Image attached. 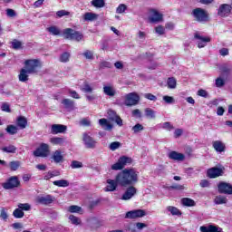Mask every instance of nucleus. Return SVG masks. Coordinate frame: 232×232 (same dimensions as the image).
Here are the masks:
<instances>
[{"label": "nucleus", "instance_id": "obj_1", "mask_svg": "<svg viewBox=\"0 0 232 232\" xmlns=\"http://www.w3.org/2000/svg\"><path fill=\"white\" fill-rule=\"evenodd\" d=\"M116 180L123 188L134 186L139 182V171L135 169H125L116 175Z\"/></svg>", "mask_w": 232, "mask_h": 232}, {"label": "nucleus", "instance_id": "obj_2", "mask_svg": "<svg viewBox=\"0 0 232 232\" xmlns=\"http://www.w3.org/2000/svg\"><path fill=\"white\" fill-rule=\"evenodd\" d=\"M43 66L41 60L30 59L24 62V69L29 72V73H37V70Z\"/></svg>", "mask_w": 232, "mask_h": 232}, {"label": "nucleus", "instance_id": "obj_3", "mask_svg": "<svg viewBox=\"0 0 232 232\" xmlns=\"http://www.w3.org/2000/svg\"><path fill=\"white\" fill-rule=\"evenodd\" d=\"M192 15L195 21H198V23H208V21H209V14L208 12L199 7L192 11Z\"/></svg>", "mask_w": 232, "mask_h": 232}, {"label": "nucleus", "instance_id": "obj_4", "mask_svg": "<svg viewBox=\"0 0 232 232\" xmlns=\"http://www.w3.org/2000/svg\"><path fill=\"white\" fill-rule=\"evenodd\" d=\"M63 36L65 37V39H70L71 41H77V43L84 39V35L72 28L64 29Z\"/></svg>", "mask_w": 232, "mask_h": 232}, {"label": "nucleus", "instance_id": "obj_5", "mask_svg": "<svg viewBox=\"0 0 232 232\" xmlns=\"http://www.w3.org/2000/svg\"><path fill=\"white\" fill-rule=\"evenodd\" d=\"M148 20L150 23H162L164 21V14L155 8L149 9Z\"/></svg>", "mask_w": 232, "mask_h": 232}, {"label": "nucleus", "instance_id": "obj_6", "mask_svg": "<svg viewBox=\"0 0 232 232\" xmlns=\"http://www.w3.org/2000/svg\"><path fill=\"white\" fill-rule=\"evenodd\" d=\"M133 160L130 157L122 156L118 160V162L114 163L111 166V169L114 171H119L121 169H124L125 166H128V164H131Z\"/></svg>", "mask_w": 232, "mask_h": 232}, {"label": "nucleus", "instance_id": "obj_7", "mask_svg": "<svg viewBox=\"0 0 232 232\" xmlns=\"http://www.w3.org/2000/svg\"><path fill=\"white\" fill-rule=\"evenodd\" d=\"M34 157L46 158L50 156V145L41 143L40 146L34 151Z\"/></svg>", "mask_w": 232, "mask_h": 232}, {"label": "nucleus", "instance_id": "obj_8", "mask_svg": "<svg viewBox=\"0 0 232 232\" xmlns=\"http://www.w3.org/2000/svg\"><path fill=\"white\" fill-rule=\"evenodd\" d=\"M140 101V97L137 92H130L125 95L124 104L125 106H137Z\"/></svg>", "mask_w": 232, "mask_h": 232}, {"label": "nucleus", "instance_id": "obj_9", "mask_svg": "<svg viewBox=\"0 0 232 232\" xmlns=\"http://www.w3.org/2000/svg\"><path fill=\"white\" fill-rule=\"evenodd\" d=\"M55 201V198L52 195L38 196L35 198L36 204H42L43 206H48Z\"/></svg>", "mask_w": 232, "mask_h": 232}, {"label": "nucleus", "instance_id": "obj_10", "mask_svg": "<svg viewBox=\"0 0 232 232\" xmlns=\"http://www.w3.org/2000/svg\"><path fill=\"white\" fill-rule=\"evenodd\" d=\"M142 217H146V211L142 209L130 210L125 214V218H130V220L135 218H142Z\"/></svg>", "mask_w": 232, "mask_h": 232}, {"label": "nucleus", "instance_id": "obj_11", "mask_svg": "<svg viewBox=\"0 0 232 232\" xmlns=\"http://www.w3.org/2000/svg\"><path fill=\"white\" fill-rule=\"evenodd\" d=\"M231 10V5L222 4L218 9V15H219V17H229Z\"/></svg>", "mask_w": 232, "mask_h": 232}, {"label": "nucleus", "instance_id": "obj_12", "mask_svg": "<svg viewBox=\"0 0 232 232\" xmlns=\"http://www.w3.org/2000/svg\"><path fill=\"white\" fill-rule=\"evenodd\" d=\"M82 140L84 142L85 148L89 150H93L97 147V141L93 140L88 133H83Z\"/></svg>", "mask_w": 232, "mask_h": 232}, {"label": "nucleus", "instance_id": "obj_13", "mask_svg": "<svg viewBox=\"0 0 232 232\" xmlns=\"http://www.w3.org/2000/svg\"><path fill=\"white\" fill-rule=\"evenodd\" d=\"M19 184V179L16 176H13L3 184V188L4 189H13V188H17Z\"/></svg>", "mask_w": 232, "mask_h": 232}, {"label": "nucleus", "instance_id": "obj_14", "mask_svg": "<svg viewBox=\"0 0 232 232\" xmlns=\"http://www.w3.org/2000/svg\"><path fill=\"white\" fill-rule=\"evenodd\" d=\"M195 39L197 40L198 48H204L208 43L211 42V38L208 36H202L199 34H195Z\"/></svg>", "mask_w": 232, "mask_h": 232}, {"label": "nucleus", "instance_id": "obj_15", "mask_svg": "<svg viewBox=\"0 0 232 232\" xmlns=\"http://www.w3.org/2000/svg\"><path fill=\"white\" fill-rule=\"evenodd\" d=\"M51 160L55 164H62V162H64V154H63L61 150H56L52 153Z\"/></svg>", "mask_w": 232, "mask_h": 232}, {"label": "nucleus", "instance_id": "obj_16", "mask_svg": "<svg viewBox=\"0 0 232 232\" xmlns=\"http://www.w3.org/2000/svg\"><path fill=\"white\" fill-rule=\"evenodd\" d=\"M137 195V188L133 186L129 187L121 196V200H131Z\"/></svg>", "mask_w": 232, "mask_h": 232}, {"label": "nucleus", "instance_id": "obj_17", "mask_svg": "<svg viewBox=\"0 0 232 232\" xmlns=\"http://www.w3.org/2000/svg\"><path fill=\"white\" fill-rule=\"evenodd\" d=\"M219 193L232 195V185L226 182H220L218 186Z\"/></svg>", "mask_w": 232, "mask_h": 232}, {"label": "nucleus", "instance_id": "obj_18", "mask_svg": "<svg viewBox=\"0 0 232 232\" xmlns=\"http://www.w3.org/2000/svg\"><path fill=\"white\" fill-rule=\"evenodd\" d=\"M169 159L171 160H177L178 162H183L186 160V156L180 152H177L175 150L170 151L168 154Z\"/></svg>", "mask_w": 232, "mask_h": 232}, {"label": "nucleus", "instance_id": "obj_19", "mask_svg": "<svg viewBox=\"0 0 232 232\" xmlns=\"http://www.w3.org/2000/svg\"><path fill=\"white\" fill-rule=\"evenodd\" d=\"M119 186V182H117V176L114 179H107V186L104 188V191L110 192V191H115L117 189V187Z\"/></svg>", "mask_w": 232, "mask_h": 232}, {"label": "nucleus", "instance_id": "obj_20", "mask_svg": "<svg viewBox=\"0 0 232 232\" xmlns=\"http://www.w3.org/2000/svg\"><path fill=\"white\" fill-rule=\"evenodd\" d=\"M212 148H214L217 153H224L226 151V144L221 140H215L212 142Z\"/></svg>", "mask_w": 232, "mask_h": 232}, {"label": "nucleus", "instance_id": "obj_21", "mask_svg": "<svg viewBox=\"0 0 232 232\" xmlns=\"http://www.w3.org/2000/svg\"><path fill=\"white\" fill-rule=\"evenodd\" d=\"M99 124L105 131H111V130H113V124H111V121H108L107 119H100Z\"/></svg>", "mask_w": 232, "mask_h": 232}, {"label": "nucleus", "instance_id": "obj_22", "mask_svg": "<svg viewBox=\"0 0 232 232\" xmlns=\"http://www.w3.org/2000/svg\"><path fill=\"white\" fill-rule=\"evenodd\" d=\"M66 130H67L66 125H61V124H53L52 125V128H51V131L53 135H57L59 133H64Z\"/></svg>", "mask_w": 232, "mask_h": 232}, {"label": "nucleus", "instance_id": "obj_23", "mask_svg": "<svg viewBox=\"0 0 232 232\" xmlns=\"http://www.w3.org/2000/svg\"><path fill=\"white\" fill-rule=\"evenodd\" d=\"M208 177L209 179H217V177H220L223 173L222 169L212 168L208 170Z\"/></svg>", "mask_w": 232, "mask_h": 232}, {"label": "nucleus", "instance_id": "obj_24", "mask_svg": "<svg viewBox=\"0 0 232 232\" xmlns=\"http://www.w3.org/2000/svg\"><path fill=\"white\" fill-rule=\"evenodd\" d=\"M49 142H51L53 146H64V144H66V138L53 137L50 138Z\"/></svg>", "mask_w": 232, "mask_h": 232}, {"label": "nucleus", "instance_id": "obj_25", "mask_svg": "<svg viewBox=\"0 0 232 232\" xmlns=\"http://www.w3.org/2000/svg\"><path fill=\"white\" fill-rule=\"evenodd\" d=\"M32 75V72H29L27 69L24 67L20 70V73L18 75V79L20 82H26L28 81V76Z\"/></svg>", "mask_w": 232, "mask_h": 232}, {"label": "nucleus", "instance_id": "obj_26", "mask_svg": "<svg viewBox=\"0 0 232 232\" xmlns=\"http://www.w3.org/2000/svg\"><path fill=\"white\" fill-rule=\"evenodd\" d=\"M103 92L109 97H113L115 95V89L111 85H105L103 86Z\"/></svg>", "mask_w": 232, "mask_h": 232}, {"label": "nucleus", "instance_id": "obj_27", "mask_svg": "<svg viewBox=\"0 0 232 232\" xmlns=\"http://www.w3.org/2000/svg\"><path fill=\"white\" fill-rule=\"evenodd\" d=\"M53 186H57L58 188H68L70 186V181L66 179L54 180L53 182Z\"/></svg>", "mask_w": 232, "mask_h": 232}, {"label": "nucleus", "instance_id": "obj_28", "mask_svg": "<svg viewBox=\"0 0 232 232\" xmlns=\"http://www.w3.org/2000/svg\"><path fill=\"white\" fill-rule=\"evenodd\" d=\"M61 175V172L59 170H53L46 173L44 177V180H50V179H53V177H59Z\"/></svg>", "mask_w": 232, "mask_h": 232}, {"label": "nucleus", "instance_id": "obj_29", "mask_svg": "<svg viewBox=\"0 0 232 232\" xmlns=\"http://www.w3.org/2000/svg\"><path fill=\"white\" fill-rule=\"evenodd\" d=\"M46 30L52 35H60L61 34V30L59 29V27H57L55 25H52L50 27H47Z\"/></svg>", "mask_w": 232, "mask_h": 232}, {"label": "nucleus", "instance_id": "obj_30", "mask_svg": "<svg viewBox=\"0 0 232 232\" xmlns=\"http://www.w3.org/2000/svg\"><path fill=\"white\" fill-rule=\"evenodd\" d=\"M82 56L87 59V61H93V59H95V55H94V53L93 51H91V50H85L83 53H82Z\"/></svg>", "mask_w": 232, "mask_h": 232}, {"label": "nucleus", "instance_id": "obj_31", "mask_svg": "<svg viewBox=\"0 0 232 232\" xmlns=\"http://www.w3.org/2000/svg\"><path fill=\"white\" fill-rule=\"evenodd\" d=\"M67 211L69 213H82V208H81L77 205H72L67 208Z\"/></svg>", "mask_w": 232, "mask_h": 232}, {"label": "nucleus", "instance_id": "obj_32", "mask_svg": "<svg viewBox=\"0 0 232 232\" xmlns=\"http://www.w3.org/2000/svg\"><path fill=\"white\" fill-rule=\"evenodd\" d=\"M219 72L223 73V75H229L231 73V65L223 64L219 67Z\"/></svg>", "mask_w": 232, "mask_h": 232}, {"label": "nucleus", "instance_id": "obj_33", "mask_svg": "<svg viewBox=\"0 0 232 232\" xmlns=\"http://www.w3.org/2000/svg\"><path fill=\"white\" fill-rule=\"evenodd\" d=\"M167 86L170 90H175L177 88V79L170 77L167 80Z\"/></svg>", "mask_w": 232, "mask_h": 232}, {"label": "nucleus", "instance_id": "obj_34", "mask_svg": "<svg viewBox=\"0 0 232 232\" xmlns=\"http://www.w3.org/2000/svg\"><path fill=\"white\" fill-rule=\"evenodd\" d=\"M215 204H227V198L222 195L217 196L214 199Z\"/></svg>", "mask_w": 232, "mask_h": 232}, {"label": "nucleus", "instance_id": "obj_35", "mask_svg": "<svg viewBox=\"0 0 232 232\" xmlns=\"http://www.w3.org/2000/svg\"><path fill=\"white\" fill-rule=\"evenodd\" d=\"M69 220L73 226H81L82 220L74 215L69 216Z\"/></svg>", "mask_w": 232, "mask_h": 232}, {"label": "nucleus", "instance_id": "obj_36", "mask_svg": "<svg viewBox=\"0 0 232 232\" xmlns=\"http://www.w3.org/2000/svg\"><path fill=\"white\" fill-rule=\"evenodd\" d=\"M5 131H7L9 135H15L17 131H19V129L17 128V126L8 125L5 129Z\"/></svg>", "mask_w": 232, "mask_h": 232}, {"label": "nucleus", "instance_id": "obj_37", "mask_svg": "<svg viewBox=\"0 0 232 232\" xmlns=\"http://www.w3.org/2000/svg\"><path fill=\"white\" fill-rule=\"evenodd\" d=\"M27 124L28 121H26V118L20 117L17 119V126H19L21 130H24Z\"/></svg>", "mask_w": 232, "mask_h": 232}, {"label": "nucleus", "instance_id": "obj_38", "mask_svg": "<svg viewBox=\"0 0 232 232\" xmlns=\"http://www.w3.org/2000/svg\"><path fill=\"white\" fill-rule=\"evenodd\" d=\"M97 17H99V15H97V14H94V13H86L83 15L84 21H95Z\"/></svg>", "mask_w": 232, "mask_h": 232}, {"label": "nucleus", "instance_id": "obj_39", "mask_svg": "<svg viewBox=\"0 0 232 232\" xmlns=\"http://www.w3.org/2000/svg\"><path fill=\"white\" fill-rule=\"evenodd\" d=\"M62 104H63L64 108L67 110H73V101L70 99L63 100Z\"/></svg>", "mask_w": 232, "mask_h": 232}, {"label": "nucleus", "instance_id": "obj_40", "mask_svg": "<svg viewBox=\"0 0 232 232\" xmlns=\"http://www.w3.org/2000/svg\"><path fill=\"white\" fill-rule=\"evenodd\" d=\"M84 93H92L93 92V87L90 85L88 82H84L83 86L80 89Z\"/></svg>", "mask_w": 232, "mask_h": 232}, {"label": "nucleus", "instance_id": "obj_41", "mask_svg": "<svg viewBox=\"0 0 232 232\" xmlns=\"http://www.w3.org/2000/svg\"><path fill=\"white\" fill-rule=\"evenodd\" d=\"M131 131L137 135V133H140V131H144V126L142 124L137 123L131 128Z\"/></svg>", "mask_w": 232, "mask_h": 232}, {"label": "nucleus", "instance_id": "obj_42", "mask_svg": "<svg viewBox=\"0 0 232 232\" xmlns=\"http://www.w3.org/2000/svg\"><path fill=\"white\" fill-rule=\"evenodd\" d=\"M183 206H188L191 208V206H195V201L189 198H184L181 199Z\"/></svg>", "mask_w": 232, "mask_h": 232}, {"label": "nucleus", "instance_id": "obj_43", "mask_svg": "<svg viewBox=\"0 0 232 232\" xmlns=\"http://www.w3.org/2000/svg\"><path fill=\"white\" fill-rule=\"evenodd\" d=\"M167 210L171 213L173 216H179L181 215L180 214V210H179V208H177L176 207L173 206H169L167 207Z\"/></svg>", "mask_w": 232, "mask_h": 232}, {"label": "nucleus", "instance_id": "obj_44", "mask_svg": "<svg viewBox=\"0 0 232 232\" xmlns=\"http://www.w3.org/2000/svg\"><path fill=\"white\" fill-rule=\"evenodd\" d=\"M19 166H21L20 161H11L9 163V167H10L11 171H17V169H19Z\"/></svg>", "mask_w": 232, "mask_h": 232}, {"label": "nucleus", "instance_id": "obj_45", "mask_svg": "<svg viewBox=\"0 0 232 232\" xmlns=\"http://www.w3.org/2000/svg\"><path fill=\"white\" fill-rule=\"evenodd\" d=\"M18 208H20L22 211H30V209H32V206L28 203H19Z\"/></svg>", "mask_w": 232, "mask_h": 232}, {"label": "nucleus", "instance_id": "obj_46", "mask_svg": "<svg viewBox=\"0 0 232 232\" xmlns=\"http://www.w3.org/2000/svg\"><path fill=\"white\" fill-rule=\"evenodd\" d=\"M13 215L14 217V218H23V217H24V212H23L19 208L14 209V211L13 212Z\"/></svg>", "mask_w": 232, "mask_h": 232}, {"label": "nucleus", "instance_id": "obj_47", "mask_svg": "<svg viewBox=\"0 0 232 232\" xmlns=\"http://www.w3.org/2000/svg\"><path fill=\"white\" fill-rule=\"evenodd\" d=\"M92 5L96 8H102L104 6V0H92Z\"/></svg>", "mask_w": 232, "mask_h": 232}, {"label": "nucleus", "instance_id": "obj_48", "mask_svg": "<svg viewBox=\"0 0 232 232\" xmlns=\"http://www.w3.org/2000/svg\"><path fill=\"white\" fill-rule=\"evenodd\" d=\"M163 101L166 104H175V98L173 96L164 95Z\"/></svg>", "mask_w": 232, "mask_h": 232}, {"label": "nucleus", "instance_id": "obj_49", "mask_svg": "<svg viewBox=\"0 0 232 232\" xmlns=\"http://www.w3.org/2000/svg\"><path fill=\"white\" fill-rule=\"evenodd\" d=\"M128 10V6L124 4H121L117 8H116V14H124Z\"/></svg>", "mask_w": 232, "mask_h": 232}, {"label": "nucleus", "instance_id": "obj_50", "mask_svg": "<svg viewBox=\"0 0 232 232\" xmlns=\"http://www.w3.org/2000/svg\"><path fill=\"white\" fill-rule=\"evenodd\" d=\"M16 150L17 148H15V146L10 145V146L5 147L3 149V151H5V153H15Z\"/></svg>", "mask_w": 232, "mask_h": 232}, {"label": "nucleus", "instance_id": "obj_51", "mask_svg": "<svg viewBox=\"0 0 232 232\" xmlns=\"http://www.w3.org/2000/svg\"><path fill=\"white\" fill-rule=\"evenodd\" d=\"M70 61V53H63L60 56V62L61 63H68Z\"/></svg>", "mask_w": 232, "mask_h": 232}, {"label": "nucleus", "instance_id": "obj_52", "mask_svg": "<svg viewBox=\"0 0 232 232\" xmlns=\"http://www.w3.org/2000/svg\"><path fill=\"white\" fill-rule=\"evenodd\" d=\"M11 44L14 50H20L21 46H23V44L19 40H13Z\"/></svg>", "mask_w": 232, "mask_h": 232}, {"label": "nucleus", "instance_id": "obj_53", "mask_svg": "<svg viewBox=\"0 0 232 232\" xmlns=\"http://www.w3.org/2000/svg\"><path fill=\"white\" fill-rule=\"evenodd\" d=\"M215 84L217 88H222L226 84V81L222 77H218L216 79Z\"/></svg>", "mask_w": 232, "mask_h": 232}, {"label": "nucleus", "instance_id": "obj_54", "mask_svg": "<svg viewBox=\"0 0 232 232\" xmlns=\"http://www.w3.org/2000/svg\"><path fill=\"white\" fill-rule=\"evenodd\" d=\"M109 148L111 151H115V150H119V148H121V142L113 141L110 144Z\"/></svg>", "mask_w": 232, "mask_h": 232}, {"label": "nucleus", "instance_id": "obj_55", "mask_svg": "<svg viewBox=\"0 0 232 232\" xmlns=\"http://www.w3.org/2000/svg\"><path fill=\"white\" fill-rule=\"evenodd\" d=\"M5 14H6L7 17H11V18L17 16V13H15V10L10 9V8H7L5 10Z\"/></svg>", "mask_w": 232, "mask_h": 232}, {"label": "nucleus", "instance_id": "obj_56", "mask_svg": "<svg viewBox=\"0 0 232 232\" xmlns=\"http://www.w3.org/2000/svg\"><path fill=\"white\" fill-rule=\"evenodd\" d=\"M155 32L156 34H158V35H164L166 29L162 25H158L157 27H155Z\"/></svg>", "mask_w": 232, "mask_h": 232}, {"label": "nucleus", "instance_id": "obj_57", "mask_svg": "<svg viewBox=\"0 0 232 232\" xmlns=\"http://www.w3.org/2000/svg\"><path fill=\"white\" fill-rule=\"evenodd\" d=\"M71 168L72 169H77L79 168H82V162L81 161H77V160H73L71 164Z\"/></svg>", "mask_w": 232, "mask_h": 232}, {"label": "nucleus", "instance_id": "obj_58", "mask_svg": "<svg viewBox=\"0 0 232 232\" xmlns=\"http://www.w3.org/2000/svg\"><path fill=\"white\" fill-rule=\"evenodd\" d=\"M0 217L2 220H7L8 219V213H6V208H2L0 210Z\"/></svg>", "mask_w": 232, "mask_h": 232}, {"label": "nucleus", "instance_id": "obj_59", "mask_svg": "<svg viewBox=\"0 0 232 232\" xmlns=\"http://www.w3.org/2000/svg\"><path fill=\"white\" fill-rule=\"evenodd\" d=\"M197 95H198L199 97H204L205 99H208L209 94L208 93V91L200 89L198 91Z\"/></svg>", "mask_w": 232, "mask_h": 232}, {"label": "nucleus", "instance_id": "obj_60", "mask_svg": "<svg viewBox=\"0 0 232 232\" xmlns=\"http://www.w3.org/2000/svg\"><path fill=\"white\" fill-rule=\"evenodd\" d=\"M145 115L147 117H155V115H157V112H155V111H153L152 109L147 108L145 109Z\"/></svg>", "mask_w": 232, "mask_h": 232}, {"label": "nucleus", "instance_id": "obj_61", "mask_svg": "<svg viewBox=\"0 0 232 232\" xmlns=\"http://www.w3.org/2000/svg\"><path fill=\"white\" fill-rule=\"evenodd\" d=\"M161 128H163V130H167L168 131H171V130H173V125H171L169 122H164L161 124Z\"/></svg>", "mask_w": 232, "mask_h": 232}, {"label": "nucleus", "instance_id": "obj_62", "mask_svg": "<svg viewBox=\"0 0 232 232\" xmlns=\"http://www.w3.org/2000/svg\"><path fill=\"white\" fill-rule=\"evenodd\" d=\"M137 37L140 41H146V33L142 31H139Z\"/></svg>", "mask_w": 232, "mask_h": 232}, {"label": "nucleus", "instance_id": "obj_63", "mask_svg": "<svg viewBox=\"0 0 232 232\" xmlns=\"http://www.w3.org/2000/svg\"><path fill=\"white\" fill-rule=\"evenodd\" d=\"M100 68L104 69V68H111V63L110 62L103 61L100 63Z\"/></svg>", "mask_w": 232, "mask_h": 232}, {"label": "nucleus", "instance_id": "obj_64", "mask_svg": "<svg viewBox=\"0 0 232 232\" xmlns=\"http://www.w3.org/2000/svg\"><path fill=\"white\" fill-rule=\"evenodd\" d=\"M144 97H145V99H148L149 101H157V96H155L151 93H145Z\"/></svg>", "mask_w": 232, "mask_h": 232}]
</instances>
